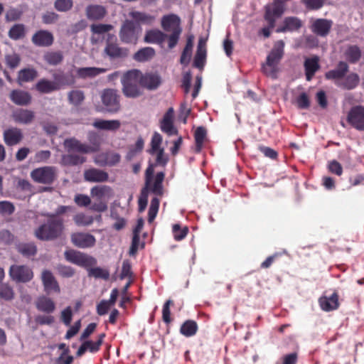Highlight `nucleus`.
Instances as JSON below:
<instances>
[{"mask_svg":"<svg viewBox=\"0 0 364 364\" xmlns=\"http://www.w3.org/2000/svg\"><path fill=\"white\" fill-rule=\"evenodd\" d=\"M206 136V130L203 127H198L195 132L196 149L197 152L201 150Z\"/></svg>","mask_w":364,"mask_h":364,"instance_id":"obj_48","label":"nucleus"},{"mask_svg":"<svg viewBox=\"0 0 364 364\" xmlns=\"http://www.w3.org/2000/svg\"><path fill=\"white\" fill-rule=\"evenodd\" d=\"M120 159L121 156L119 154L113 151H109L96 155L94 158V161L100 166H113L119 163Z\"/></svg>","mask_w":364,"mask_h":364,"instance_id":"obj_13","label":"nucleus"},{"mask_svg":"<svg viewBox=\"0 0 364 364\" xmlns=\"http://www.w3.org/2000/svg\"><path fill=\"white\" fill-rule=\"evenodd\" d=\"M173 109L169 108L164 114L161 123V130L168 135H175L177 134V130L173 124Z\"/></svg>","mask_w":364,"mask_h":364,"instance_id":"obj_23","label":"nucleus"},{"mask_svg":"<svg viewBox=\"0 0 364 364\" xmlns=\"http://www.w3.org/2000/svg\"><path fill=\"white\" fill-rule=\"evenodd\" d=\"M63 230V220L56 219L52 215L48 223L40 226L35 231L37 238L42 240H48L58 237Z\"/></svg>","mask_w":364,"mask_h":364,"instance_id":"obj_2","label":"nucleus"},{"mask_svg":"<svg viewBox=\"0 0 364 364\" xmlns=\"http://www.w3.org/2000/svg\"><path fill=\"white\" fill-rule=\"evenodd\" d=\"M105 53L110 58H123L127 55V50L119 47L117 43L108 42L105 49Z\"/></svg>","mask_w":364,"mask_h":364,"instance_id":"obj_33","label":"nucleus"},{"mask_svg":"<svg viewBox=\"0 0 364 364\" xmlns=\"http://www.w3.org/2000/svg\"><path fill=\"white\" fill-rule=\"evenodd\" d=\"M12 117L16 122L29 124L34 118V113L28 109H18L13 112Z\"/></svg>","mask_w":364,"mask_h":364,"instance_id":"obj_30","label":"nucleus"},{"mask_svg":"<svg viewBox=\"0 0 364 364\" xmlns=\"http://www.w3.org/2000/svg\"><path fill=\"white\" fill-rule=\"evenodd\" d=\"M162 136L158 132H154L151 140L149 153L156 156V165L164 166L168 162V156L164 153V149L161 146Z\"/></svg>","mask_w":364,"mask_h":364,"instance_id":"obj_6","label":"nucleus"},{"mask_svg":"<svg viewBox=\"0 0 364 364\" xmlns=\"http://www.w3.org/2000/svg\"><path fill=\"white\" fill-rule=\"evenodd\" d=\"M89 275L95 278H102L107 279L109 278V272L100 267L91 268L89 269Z\"/></svg>","mask_w":364,"mask_h":364,"instance_id":"obj_58","label":"nucleus"},{"mask_svg":"<svg viewBox=\"0 0 364 364\" xmlns=\"http://www.w3.org/2000/svg\"><path fill=\"white\" fill-rule=\"evenodd\" d=\"M296 105L301 109H306L309 107V99L308 95L302 92L296 99Z\"/></svg>","mask_w":364,"mask_h":364,"instance_id":"obj_63","label":"nucleus"},{"mask_svg":"<svg viewBox=\"0 0 364 364\" xmlns=\"http://www.w3.org/2000/svg\"><path fill=\"white\" fill-rule=\"evenodd\" d=\"M11 101L18 105H27L31 100V95L21 90H13L10 94Z\"/></svg>","mask_w":364,"mask_h":364,"instance_id":"obj_27","label":"nucleus"},{"mask_svg":"<svg viewBox=\"0 0 364 364\" xmlns=\"http://www.w3.org/2000/svg\"><path fill=\"white\" fill-rule=\"evenodd\" d=\"M31 178L36 183L51 184L56 177V169L53 166H43L31 172Z\"/></svg>","mask_w":364,"mask_h":364,"instance_id":"obj_7","label":"nucleus"},{"mask_svg":"<svg viewBox=\"0 0 364 364\" xmlns=\"http://www.w3.org/2000/svg\"><path fill=\"white\" fill-rule=\"evenodd\" d=\"M23 138L21 131L18 128H11L4 133L5 143L9 146L17 144Z\"/></svg>","mask_w":364,"mask_h":364,"instance_id":"obj_25","label":"nucleus"},{"mask_svg":"<svg viewBox=\"0 0 364 364\" xmlns=\"http://www.w3.org/2000/svg\"><path fill=\"white\" fill-rule=\"evenodd\" d=\"M90 195L96 200L92 203L90 209L102 213L107 210L108 202L114 196V191L108 186L100 185L91 188Z\"/></svg>","mask_w":364,"mask_h":364,"instance_id":"obj_1","label":"nucleus"},{"mask_svg":"<svg viewBox=\"0 0 364 364\" xmlns=\"http://www.w3.org/2000/svg\"><path fill=\"white\" fill-rule=\"evenodd\" d=\"M93 127L100 130L114 132L121 127V122L117 119H101L94 121Z\"/></svg>","mask_w":364,"mask_h":364,"instance_id":"obj_20","label":"nucleus"},{"mask_svg":"<svg viewBox=\"0 0 364 364\" xmlns=\"http://www.w3.org/2000/svg\"><path fill=\"white\" fill-rule=\"evenodd\" d=\"M188 231V230L186 227L181 228L178 224L173 225V234L176 240H183L186 236Z\"/></svg>","mask_w":364,"mask_h":364,"instance_id":"obj_56","label":"nucleus"},{"mask_svg":"<svg viewBox=\"0 0 364 364\" xmlns=\"http://www.w3.org/2000/svg\"><path fill=\"white\" fill-rule=\"evenodd\" d=\"M70 237L73 244L82 249L92 247L95 246L96 243L95 236L87 232H74L71 235Z\"/></svg>","mask_w":364,"mask_h":364,"instance_id":"obj_12","label":"nucleus"},{"mask_svg":"<svg viewBox=\"0 0 364 364\" xmlns=\"http://www.w3.org/2000/svg\"><path fill=\"white\" fill-rule=\"evenodd\" d=\"M144 141L141 138H139L134 146L131 147L128 153L127 156L131 159L134 157L136 154L140 152L144 148Z\"/></svg>","mask_w":364,"mask_h":364,"instance_id":"obj_61","label":"nucleus"},{"mask_svg":"<svg viewBox=\"0 0 364 364\" xmlns=\"http://www.w3.org/2000/svg\"><path fill=\"white\" fill-rule=\"evenodd\" d=\"M53 34L46 30L37 31L32 37V42L38 46H50L53 43Z\"/></svg>","mask_w":364,"mask_h":364,"instance_id":"obj_21","label":"nucleus"},{"mask_svg":"<svg viewBox=\"0 0 364 364\" xmlns=\"http://www.w3.org/2000/svg\"><path fill=\"white\" fill-rule=\"evenodd\" d=\"M41 279L43 283L44 291L50 294L52 293L59 294L60 287L53 274L48 270L44 269L41 272Z\"/></svg>","mask_w":364,"mask_h":364,"instance_id":"obj_11","label":"nucleus"},{"mask_svg":"<svg viewBox=\"0 0 364 364\" xmlns=\"http://www.w3.org/2000/svg\"><path fill=\"white\" fill-rule=\"evenodd\" d=\"M155 55V50L151 47L144 48L134 54V59L137 61H146Z\"/></svg>","mask_w":364,"mask_h":364,"instance_id":"obj_44","label":"nucleus"},{"mask_svg":"<svg viewBox=\"0 0 364 364\" xmlns=\"http://www.w3.org/2000/svg\"><path fill=\"white\" fill-rule=\"evenodd\" d=\"M86 159L77 154H67L62 157V163L64 165H78L85 161Z\"/></svg>","mask_w":364,"mask_h":364,"instance_id":"obj_45","label":"nucleus"},{"mask_svg":"<svg viewBox=\"0 0 364 364\" xmlns=\"http://www.w3.org/2000/svg\"><path fill=\"white\" fill-rule=\"evenodd\" d=\"M304 65L306 80L310 81L316 71L318 69V58L317 57L308 58L306 60Z\"/></svg>","mask_w":364,"mask_h":364,"instance_id":"obj_38","label":"nucleus"},{"mask_svg":"<svg viewBox=\"0 0 364 364\" xmlns=\"http://www.w3.org/2000/svg\"><path fill=\"white\" fill-rule=\"evenodd\" d=\"M348 70V65L344 62H341L338 67L333 70H330L326 74L327 79H341L342 78Z\"/></svg>","mask_w":364,"mask_h":364,"instance_id":"obj_39","label":"nucleus"},{"mask_svg":"<svg viewBox=\"0 0 364 364\" xmlns=\"http://www.w3.org/2000/svg\"><path fill=\"white\" fill-rule=\"evenodd\" d=\"M65 257L68 262L86 268L96 263L94 257L73 250L66 251Z\"/></svg>","mask_w":364,"mask_h":364,"instance_id":"obj_9","label":"nucleus"},{"mask_svg":"<svg viewBox=\"0 0 364 364\" xmlns=\"http://www.w3.org/2000/svg\"><path fill=\"white\" fill-rule=\"evenodd\" d=\"M64 146L68 152H80L82 154L95 152L99 149V145L90 146L82 144L75 138L65 139Z\"/></svg>","mask_w":364,"mask_h":364,"instance_id":"obj_10","label":"nucleus"},{"mask_svg":"<svg viewBox=\"0 0 364 364\" xmlns=\"http://www.w3.org/2000/svg\"><path fill=\"white\" fill-rule=\"evenodd\" d=\"M18 250L23 255L31 257L36 255L37 249L33 243H23L19 245Z\"/></svg>","mask_w":364,"mask_h":364,"instance_id":"obj_50","label":"nucleus"},{"mask_svg":"<svg viewBox=\"0 0 364 364\" xmlns=\"http://www.w3.org/2000/svg\"><path fill=\"white\" fill-rule=\"evenodd\" d=\"M141 73L138 70H131L127 72L122 78V85H141Z\"/></svg>","mask_w":364,"mask_h":364,"instance_id":"obj_35","label":"nucleus"},{"mask_svg":"<svg viewBox=\"0 0 364 364\" xmlns=\"http://www.w3.org/2000/svg\"><path fill=\"white\" fill-rule=\"evenodd\" d=\"M102 101L109 112H117L119 109V96L114 90H105L102 95Z\"/></svg>","mask_w":364,"mask_h":364,"instance_id":"obj_14","label":"nucleus"},{"mask_svg":"<svg viewBox=\"0 0 364 364\" xmlns=\"http://www.w3.org/2000/svg\"><path fill=\"white\" fill-rule=\"evenodd\" d=\"M38 76L37 71L33 68H26L19 71L18 80L20 84L29 82Z\"/></svg>","mask_w":364,"mask_h":364,"instance_id":"obj_43","label":"nucleus"},{"mask_svg":"<svg viewBox=\"0 0 364 364\" xmlns=\"http://www.w3.org/2000/svg\"><path fill=\"white\" fill-rule=\"evenodd\" d=\"M141 32L140 26L136 25L133 21L127 19L122 26L119 37L124 43L135 44Z\"/></svg>","mask_w":364,"mask_h":364,"instance_id":"obj_4","label":"nucleus"},{"mask_svg":"<svg viewBox=\"0 0 364 364\" xmlns=\"http://www.w3.org/2000/svg\"><path fill=\"white\" fill-rule=\"evenodd\" d=\"M284 43L282 41H278L274 43V48L267 58V62L262 65L263 73L272 78L277 77L278 71L277 65L284 53Z\"/></svg>","mask_w":364,"mask_h":364,"instance_id":"obj_3","label":"nucleus"},{"mask_svg":"<svg viewBox=\"0 0 364 364\" xmlns=\"http://www.w3.org/2000/svg\"><path fill=\"white\" fill-rule=\"evenodd\" d=\"M36 306L38 311L47 314L52 313L55 309L54 301L46 296H39L36 301Z\"/></svg>","mask_w":364,"mask_h":364,"instance_id":"obj_26","label":"nucleus"},{"mask_svg":"<svg viewBox=\"0 0 364 364\" xmlns=\"http://www.w3.org/2000/svg\"><path fill=\"white\" fill-rule=\"evenodd\" d=\"M161 83L159 75L155 73L141 74V85L149 90L156 89Z\"/></svg>","mask_w":364,"mask_h":364,"instance_id":"obj_31","label":"nucleus"},{"mask_svg":"<svg viewBox=\"0 0 364 364\" xmlns=\"http://www.w3.org/2000/svg\"><path fill=\"white\" fill-rule=\"evenodd\" d=\"M360 82V77L356 73H350L338 84L339 86L343 87L347 90H353L355 88Z\"/></svg>","mask_w":364,"mask_h":364,"instance_id":"obj_41","label":"nucleus"},{"mask_svg":"<svg viewBox=\"0 0 364 364\" xmlns=\"http://www.w3.org/2000/svg\"><path fill=\"white\" fill-rule=\"evenodd\" d=\"M14 211V205L9 201H0V214L11 215Z\"/></svg>","mask_w":364,"mask_h":364,"instance_id":"obj_62","label":"nucleus"},{"mask_svg":"<svg viewBox=\"0 0 364 364\" xmlns=\"http://www.w3.org/2000/svg\"><path fill=\"white\" fill-rule=\"evenodd\" d=\"M9 36L11 39L18 40L24 36V26L22 24L14 25L9 31Z\"/></svg>","mask_w":364,"mask_h":364,"instance_id":"obj_54","label":"nucleus"},{"mask_svg":"<svg viewBox=\"0 0 364 364\" xmlns=\"http://www.w3.org/2000/svg\"><path fill=\"white\" fill-rule=\"evenodd\" d=\"M302 22L296 17H287L283 21V26L277 30V32L294 31L300 28Z\"/></svg>","mask_w":364,"mask_h":364,"instance_id":"obj_32","label":"nucleus"},{"mask_svg":"<svg viewBox=\"0 0 364 364\" xmlns=\"http://www.w3.org/2000/svg\"><path fill=\"white\" fill-rule=\"evenodd\" d=\"M54 81L58 85V90L60 89L64 85H72L74 82L72 77H68L63 73H55L53 75Z\"/></svg>","mask_w":364,"mask_h":364,"instance_id":"obj_46","label":"nucleus"},{"mask_svg":"<svg viewBox=\"0 0 364 364\" xmlns=\"http://www.w3.org/2000/svg\"><path fill=\"white\" fill-rule=\"evenodd\" d=\"M73 6L72 0H56L55 2V8L58 11H67Z\"/></svg>","mask_w":364,"mask_h":364,"instance_id":"obj_59","label":"nucleus"},{"mask_svg":"<svg viewBox=\"0 0 364 364\" xmlns=\"http://www.w3.org/2000/svg\"><path fill=\"white\" fill-rule=\"evenodd\" d=\"M198 331L197 323L192 321L188 320L185 321L181 326L180 332L186 337L194 336Z\"/></svg>","mask_w":364,"mask_h":364,"instance_id":"obj_42","label":"nucleus"},{"mask_svg":"<svg viewBox=\"0 0 364 364\" xmlns=\"http://www.w3.org/2000/svg\"><path fill=\"white\" fill-rule=\"evenodd\" d=\"M319 305L322 310L325 311H331L336 310L338 306V296L336 293H333L330 296H322L319 299Z\"/></svg>","mask_w":364,"mask_h":364,"instance_id":"obj_24","label":"nucleus"},{"mask_svg":"<svg viewBox=\"0 0 364 364\" xmlns=\"http://www.w3.org/2000/svg\"><path fill=\"white\" fill-rule=\"evenodd\" d=\"M181 19L176 14L165 15L161 18V27L167 32H181Z\"/></svg>","mask_w":364,"mask_h":364,"instance_id":"obj_17","label":"nucleus"},{"mask_svg":"<svg viewBox=\"0 0 364 364\" xmlns=\"http://www.w3.org/2000/svg\"><path fill=\"white\" fill-rule=\"evenodd\" d=\"M164 178V173L159 172L156 174V177L151 181L150 186H146V189L149 188L154 194L161 196L163 193L162 182Z\"/></svg>","mask_w":364,"mask_h":364,"instance_id":"obj_36","label":"nucleus"},{"mask_svg":"<svg viewBox=\"0 0 364 364\" xmlns=\"http://www.w3.org/2000/svg\"><path fill=\"white\" fill-rule=\"evenodd\" d=\"M159 207V200L157 198H154L150 204L149 210V223H152L155 219Z\"/></svg>","mask_w":364,"mask_h":364,"instance_id":"obj_55","label":"nucleus"},{"mask_svg":"<svg viewBox=\"0 0 364 364\" xmlns=\"http://www.w3.org/2000/svg\"><path fill=\"white\" fill-rule=\"evenodd\" d=\"M14 293L13 289L6 283L0 282V298L4 300H11L14 298Z\"/></svg>","mask_w":364,"mask_h":364,"instance_id":"obj_52","label":"nucleus"},{"mask_svg":"<svg viewBox=\"0 0 364 364\" xmlns=\"http://www.w3.org/2000/svg\"><path fill=\"white\" fill-rule=\"evenodd\" d=\"M129 16L134 23L140 26V24L151 25L154 23L156 16L148 13L141 12L138 11H131Z\"/></svg>","mask_w":364,"mask_h":364,"instance_id":"obj_22","label":"nucleus"},{"mask_svg":"<svg viewBox=\"0 0 364 364\" xmlns=\"http://www.w3.org/2000/svg\"><path fill=\"white\" fill-rule=\"evenodd\" d=\"M68 98L71 103L79 105L84 100V94L80 90H73L69 93Z\"/></svg>","mask_w":364,"mask_h":364,"instance_id":"obj_57","label":"nucleus"},{"mask_svg":"<svg viewBox=\"0 0 364 364\" xmlns=\"http://www.w3.org/2000/svg\"><path fill=\"white\" fill-rule=\"evenodd\" d=\"M73 220L77 226H88L93 223L94 218L81 213L76 214L73 217Z\"/></svg>","mask_w":364,"mask_h":364,"instance_id":"obj_47","label":"nucleus"},{"mask_svg":"<svg viewBox=\"0 0 364 364\" xmlns=\"http://www.w3.org/2000/svg\"><path fill=\"white\" fill-rule=\"evenodd\" d=\"M105 336V333L99 335L98 338L96 341H83L82 345L77 350L76 355L78 357L82 356L86 351H89L92 353H97L103 343V339Z\"/></svg>","mask_w":364,"mask_h":364,"instance_id":"obj_16","label":"nucleus"},{"mask_svg":"<svg viewBox=\"0 0 364 364\" xmlns=\"http://www.w3.org/2000/svg\"><path fill=\"white\" fill-rule=\"evenodd\" d=\"M107 71L105 68L87 67L77 68L76 73L80 78H92Z\"/></svg>","mask_w":364,"mask_h":364,"instance_id":"obj_34","label":"nucleus"},{"mask_svg":"<svg viewBox=\"0 0 364 364\" xmlns=\"http://www.w3.org/2000/svg\"><path fill=\"white\" fill-rule=\"evenodd\" d=\"M45 60L50 65H58L63 60V55L60 52H49L44 55Z\"/></svg>","mask_w":364,"mask_h":364,"instance_id":"obj_53","label":"nucleus"},{"mask_svg":"<svg viewBox=\"0 0 364 364\" xmlns=\"http://www.w3.org/2000/svg\"><path fill=\"white\" fill-rule=\"evenodd\" d=\"M167 35L159 29H151L146 32L144 41L149 43L161 44L164 42Z\"/></svg>","mask_w":364,"mask_h":364,"instance_id":"obj_28","label":"nucleus"},{"mask_svg":"<svg viewBox=\"0 0 364 364\" xmlns=\"http://www.w3.org/2000/svg\"><path fill=\"white\" fill-rule=\"evenodd\" d=\"M123 85V92L125 96L128 97H136L141 95V91L139 87V85Z\"/></svg>","mask_w":364,"mask_h":364,"instance_id":"obj_49","label":"nucleus"},{"mask_svg":"<svg viewBox=\"0 0 364 364\" xmlns=\"http://www.w3.org/2000/svg\"><path fill=\"white\" fill-rule=\"evenodd\" d=\"M284 11L285 4L282 1L274 0L272 3L266 5L264 19L270 28L274 27L277 19L279 18Z\"/></svg>","mask_w":364,"mask_h":364,"instance_id":"obj_5","label":"nucleus"},{"mask_svg":"<svg viewBox=\"0 0 364 364\" xmlns=\"http://www.w3.org/2000/svg\"><path fill=\"white\" fill-rule=\"evenodd\" d=\"M36 90L42 93H49L58 90V85L53 81L41 79L36 85Z\"/></svg>","mask_w":364,"mask_h":364,"instance_id":"obj_40","label":"nucleus"},{"mask_svg":"<svg viewBox=\"0 0 364 364\" xmlns=\"http://www.w3.org/2000/svg\"><path fill=\"white\" fill-rule=\"evenodd\" d=\"M87 17L89 19L92 20H97L102 18L105 14L106 11L105 7L100 5H90L86 9Z\"/></svg>","mask_w":364,"mask_h":364,"instance_id":"obj_37","label":"nucleus"},{"mask_svg":"<svg viewBox=\"0 0 364 364\" xmlns=\"http://www.w3.org/2000/svg\"><path fill=\"white\" fill-rule=\"evenodd\" d=\"M348 122L358 130H364V107H353L348 115Z\"/></svg>","mask_w":364,"mask_h":364,"instance_id":"obj_15","label":"nucleus"},{"mask_svg":"<svg viewBox=\"0 0 364 364\" xmlns=\"http://www.w3.org/2000/svg\"><path fill=\"white\" fill-rule=\"evenodd\" d=\"M206 58L205 40L200 38L198 41L196 54L194 58V65L196 68L203 67Z\"/></svg>","mask_w":364,"mask_h":364,"instance_id":"obj_29","label":"nucleus"},{"mask_svg":"<svg viewBox=\"0 0 364 364\" xmlns=\"http://www.w3.org/2000/svg\"><path fill=\"white\" fill-rule=\"evenodd\" d=\"M345 55L350 62L355 63L359 60L360 51L357 46H351L346 50Z\"/></svg>","mask_w":364,"mask_h":364,"instance_id":"obj_51","label":"nucleus"},{"mask_svg":"<svg viewBox=\"0 0 364 364\" xmlns=\"http://www.w3.org/2000/svg\"><path fill=\"white\" fill-rule=\"evenodd\" d=\"M332 23L330 20L318 18L312 21L311 29L316 35L324 37L329 33Z\"/></svg>","mask_w":364,"mask_h":364,"instance_id":"obj_18","label":"nucleus"},{"mask_svg":"<svg viewBox=\"0 0 364 364\" xmlns=\"http://www.w3.org/2000/svg\"><path fill=\"white\" fill-rule=\"evenodd\" d=\"M9 273L13 281L19 283H27L30 282L34 276L32 269L26 265H11Z\"/></svg>","mask_w":364,"mask_h":364,"instance_id":"obj_8","label":"nucleus"},{"mask_svg":"<svg viewBox=\"0 0 364 364\" xmlns=\"http://www.w3.org/2000/svg\"><path fill=\"white\" fill-rule=\"evenodd\" d=\"M108 173L102 170L92 168L85 171L84 178L86 181L92 183L105 182L108 180Z\"/></svg>","mask_w":364,"mask_h":364,"instance_id":"obj_19","label":"nucleus"},{"mask_svg":"<svg viewBox=\"0 0 364 364\" xmlns=\"http://www.w3.org/2000/svg\"><path fill=\"white\" fill-rule=\"evenodd\" d=\"M20 60L21 58L16 53L9 54L6 56V64L11 68H16L18 65Z\"/></svg>","mask_w":364,"mask_h":364,"instance_id":"obj_64","label":"nucleus"},{"mask_svg":"<svg viewBox=\"0 0 364 364\" xmlns=\"http://www.w3.org/2000/svg\"><path fill=\"white\" fill-rule=\"evenodd\" d=\"M112 26L109 24H92L91 31L95 34H102L112 29Z\"/></svg>","mask_w":364,"mask_h":364,"instance_id":"obj_60","label":"nucleus"}]
</instances>
